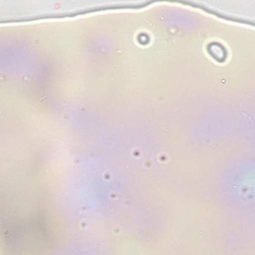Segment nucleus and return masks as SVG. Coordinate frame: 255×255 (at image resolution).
I'll return each instance as SVG.
<instances>
[{
    "label": "nucleus",
    "mask_w": 255,
    "mask_h": 255,
    "mask_svg": "<svg viewBox=\"0 0 255 255\" xmlns=\"http://www.w3.org/2000/svg\"><path fill=\"white\" fill-rule=\"evenodd\" d=\"M138 40H139V42H140V43L144 44L147 42V37L145 35H141L139 36Z\"/></svg>",
    "instance_id": "f03ea898"
},
{
    "label": "nucleus",
    "mask_w": 255,
    "mask_h": 255,
    "mask_svg": "<svg viewBox=\"0 0 255 255\" xmlns=\"http://www.w3.org/2000/svg\"><path fill=\"white\" fill-rule=\"evenodd\" d=\"M210 51L215 59L219 61H223L225 58L224 50L218 45H212L210 47Z\"/></svg>",
    "instance_id": "f257e3e1"
}]
</instances>
